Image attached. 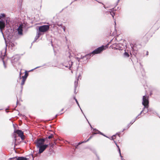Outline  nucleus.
<instances>
[{
    "instance_id": "19",
    "label": "nucleus",
    "mask_w": 160,
    "mask_h": 160,
    "mask_svg": "<svg viewBox=\"0 0 160 160\" xmlns=\"http://www.w3.org/2000/svg\"><path fill=\"white\" fill-rule=\"evenodd\" d=\"M114 142H115L114 141ZM115 142V144L116 145L117 147H118V150H119V152L120 154V155L121 157H122V156L121 155L120 150V149L119 148V146L117 144V143L116 142Z\"/></svg>"
},
{
    "instance_id": "27",
    "label": "nucleus",
    "mask_w": 160,
    "mask_h": 160,
    "mask_svg": "<svg viewBox=\"0 0 160 160\" xmlns=\"http://www.w3.org/2000/svg\"><path fill=\"white\" fill-rule=\"evenodd\" d=\"M148 52H147V55H148Z\"/></svg>"
},
{
    "instance_id": "3",
    "label": "nucleus",
    "mask_w": 160,
    "mask_h": 160,
    "mask_svg": "<svg viewBox=\"0 0 160 160\" xmlns=\"http://www.w3.org/2000/svg\"><path fill=\"white\" fill-rule=\"evenodd\" d=\"M45 142V139L43 138L38 139L36 140L34 143L37 148H39L41 146L44 145Z\"/></svg>"
},
{
    "instance_id": "9",
    "label": "nucleus",
    "mask_w": 160,
    "mask_h": 160,
    "mask_svg": "<svg viewBox=\"0 0 160 160\" xmlns=\"http://www.w3.org/2000/svg\"><path fill=\"white\" fill-rule=\"evenodd\" d=\"M23 28V25L22 24L20 25L18 27V33L20 34H22V28Z\"/></svg>"
},
{
    "instance_id": "22",
    "label": "nucleus",
    "mask_w": 160,
    "mask_h": 160,
    "mask_svg": "<svg viewBox=\"0 0 160 160\" xmlns=\"http://www.w3.org/2000/svg\"><path fill=\"white\" fill-rule=\"evenodd\" d=\"M92 137V136H91L85 142H88V141L89 140H90Z\"/></svg>"
},
{
    "instance_id": "13",
    "label": "nucleus",
    "mask_w": 160,
    "mask_h": 160,
    "mask_svg": "<svg viewBox=\"0 0 160 160\" xmlns=\"http://www.w3.org/2000/svg\"><path fill=\"white\" fill-rule=\"evenodd\" d=\"M28 76V73L27 72V71H26L25 72V74L24 76H22V79H24L26 80V78Z\"/></svg>"
},
{
    "instance_id": "25",
    "label": "nucleus",
    "mask_w": 160,
    "mask_h": 160,
    "mask_svg": "<svg viewBox=\"0 0 160 160\" xmlns=\"http://www.w3.org/2000/svg\"><path fill=\"white\" fill-rule=\"evenodd\" d=\"M16 137H17L16 136H14V138H15V139L16 140Z\"/></svg>"
},
{
    "instance_id": "2",
    "label": "nucleus",
    "mask_w": 160,
    "mask_h": 160,
    "mask_svg": "<svg viewBox=\"0 0 160 160\" xmlns=\"http://www.w3.org/2000/svg\"><path fill=\"white\" fill-rule=\"evenodd\" d=\"M107 47L106 46H105L102 45L94 50L92 52V53L93 55L100 53L103 50L106 49Z\"/></svg>"
},
{
    "instance_id": "4",
    "label": "nucleus",
    "mask_w": 160,
    "mask_h": 160,
    "mask_svg": "<svg viewBox=\"0 0 160 160\" xmlns=\"http://www.w3.org/2000/svg\"><path fill=\"white\" fill-rule=\"evenodd\" d=\"M49 29V26L48 25H44L41 26L39 28V31L41 32H46Z\"/></svg>"
},
{
    "instance_id": "17",
    "label": "nucleus",
    "mask_w": 160,
    "mask_h": 160,
    "mask_svg": "<svg viewBox=\"0 0 160 160\" xmlns=\"http://www.w3.org/2000/svg\"><path fill=\"white\" fill-rule=\"evenodd\" d=\"M5 16L6 15L5 14H4V13H2L1 14L0 17L1 19V18H5Z\"/></svg>"
},
{
    "instance_id": "21",
    "label": "nucleus",
    "mask_w": 160,
    "mask_h": 160,
    "mask_svg": "<svg viewBox=\"0 0 160 160\" xmlns=\"http://www.w3.org/2000/svg\"><path fill=\"white\" fill-rule=\"evenodd\" d=\"M74 99L75 100L77 103L78 104V105H79V103L78 102L77 100V99L75 97H74Z\"/></svg>"
},
{
    "instance_id": "14",
    "label": "nucleus",
    "mask_w": 160,
    "mask_h": 160,
    "mask_svg": "<svg viewBox=\"0 0 160 160\" xmlns=\"http://www.w3.org/2000/svg\"><path fill=\"white\" fill-rule=\"evenodd\" d=\"M117 136L119 138H120V135L119 134H116V135H113L112 136V139L113 140L116 139Z\"/></svg>"
},
{
    "instance_id": "5",
    "label": "nucleus",
    "mask_w": 160,
    "mask_h": 160,
    "mask_svg": "<svg viewBox=\"0 0 160 160\" xmlns=\"http://www.w3.org/2000/svg\"><path fill=\"white\" fill-rule=\"evenodd\" d=\"M14 132L18 135L19 137H20L22 140L25 139V136L24 135L23 132L21 130H18L14 131Z\"/></svg>"
},
{
    "instance_id": "10",
    "label": "nucleus",
    "mask_w": 160,
    "mask_h": 160,
    "mask_svg": "<svg viewBox=\"0 0 160 160\" xmlns=\"http://www.w3.org/2000/svg\"><path fill=\"white\" fill-rule=\"evenodd\" d=\"M13 159H15V160H27V158L22 157H15L13 158Z\"/></svg>"
},
{
    "instance_id": "28",
    "label": "nucleus",
    "mask_w": 160,
    "mask_h": 160,
    "mask_svg": "<svg viewBox=\"0 0 160 160\" xmlns=\"http://www.w3.org/2000/svg\"><path fill=\"white\" fill-rule=\"evenodd\" d=\"M130 126H129L128 127V128H129Z\"/></svg>"
},
{
    "instance_id": "1",
    "label": "nucleus",
    "mask_w": 160,
    "mask_h": 160,
    "mask_svg": "<svg viewBox=\"0 0 160 160\" xmlns=\"http://www.w3.org/2000/svg\"><path fill=\"white\" fill-rule=\"evenodd\" d=\"M149 100L148 96L147 95L144 96H143L142 104L144 106V108L143 110L141 112L140 114H141L142 112H144L145 108L147 109L146 113L148 111V108L149 107Z\"/></svg>"
},
{
    "instance_id": "16",
    "label": "nucleus",
    "mask_w": 160,
    "mask_h": 160,
    "mask_svg": "<svg viewBox=\"0 0 160 160\" xmlns=\"http://www.w3.org/2000/svg\"><path fill=\"white\" fill-rule=\"evenodd\" d=\"M26 80L25 79H22V82L21 83V85L22 86L24 84Z\"/></svg>"
},
{
    "instance_id": "29",
    "label": "nucleus",
    "mask_w": 160,
    "mask_h": 160,
    "mask_svg": "<svg viewBox=\"0 0 160 160\" xmlns=\"http://www.w3.org/2000/svg\"><path fill=\"white\" fill-rule=\"evenodd\" d=\"M80 144V143H79V144Z\"/></svg>"
},
{
    "instance_id": "23",
    "label": "nucleus",
    "mask_w": 160,
    "mask_h": 160,
    "mask_svg": "<svg viewBox=\"0 0 160 160\" xmlns=\"http://www.w3.org/2000/svg\"><path fill=\"white\" fill-rule=\"evenodd\" d=\"M2 59V61H3V64H4V67L5 68H6V65H5V62L4 61L3 59V58Z\"/></svg>"
},
{
    "instance_id": "18",
    "label": "nucleus",
    "mask_w": 160,
    "mask_h": 160,
    "mask_svg": "<svg viewBox=\"0 0 160 160\" xmlns=\"http://www.w3.org/2000/svg\"><path fill=\"white\" fill-rule=\"evenodd\" d=\"M110 14L112 16L113 18L114 17V16L115 15L114 12L113 11L112 12H110Z\"/></svg>"
},
{
    "instance_id": "7",
    "label": "nucleus",
    "mask_w": 160,
    "mask_h": 160,
    "mask_svg": "<svg viewBox=\"0 0 160 160\" xmlns=\"http://www.w3.org/2000/svg\"><path fill=\"white\" fill-rule=\"evenodd\" d=\"M5 27V22L4 21H0V29L2 30Z\"/></svg>"
},
{
    "instance_id": "12",
    "label": "nucleus",
    "mask_w": 160,
    "mask_h": 160,
    "mask_svg": "<svg viewBox=\"0 0 160 160\" xmlns=\"http://www.w3.org/2000/svg\"><path fill=\"white\" fill-rule=\"evenodd\" d=\"M119 44L117 43H114L112 45V48H113L115 49H119L118 46Z\"/></svg>"
},
{
    "instance_id": "26",
    "label": "nucleus",
    "mask_w": 160,
    "mask_h": 160,
    "mask_svg": "<svg viewBox=\"0 0 160 160\" xmlns=\"http://www.w3.org/2000/svg\"><path fill=\"white\" fill-rule=\"evenodd\" d=\"M58 26H61V25H59L58 24Z\"/></svg>"
},
{
    "instance_id": "11",
    "label": "nucleus",
    "mask_w": 160,
    "mask_h": 160,
    "mask_svg": "<svg viewBox=\"0 0 160 160\" xmlns=\"http://www.w3.org/2000/svg\"><path fill=\"white\" fill-rule=\"evenodd\" d=\"M152 36V34L149 32H148L145 35L147 40H148Z\"/></svg>"
},
{
    "instance_id": "6",
    "label": "nucleus",
    "mask_w": 160,
    "mask_h": 160,
    "mask_svg": "<svg viewBox=\"0 0 160 160\" xmlns=\"http://www.w3.org/2000/svg\"><path fill=\"white\" fill-rule=\"evenodd\" d=\"M48 146V145H44L42 146H41L39 148V152L40 153H42Z\"/></svg>"
},
{
    "instance_id": "8",
    "label": "nucleus",
    "mask_w": 160,
    "mask_h": 160,
    "mask_svg": "<svg viewBox=\"0 0 160 160\" xmlns=\"http://www.w3.org/2000/svg\"><path fill=\"white\" fill-rule=\"evenodd\" d=\"M92 54H93L92 53V52L88 54H87L84 56L82 57L81 56L80 59H83L85 58L86 59H89L90 58Z\"/></svg>"
},
{
    "instance_id": "20",
    "label": "nucleus",
    "mask_w": 160,
    "mask_h": 160,
    "mask_svg": "<svg viewBox=\"0 0 160 160\" xmlns=\"http://www.w3.org/2000/svg\"><path fill=\"white\" fill-rule=\"evenodd\" d=\"M53 134H51L48 137V139H51V138H52L53 137Z\"/></svg>"
},
{
    "instance_id": "15",
    "label": "nucleus",
    "mask_w": 160,
    "mask_h": 160,
    "mask_svg": "<svg viewBox=\"0 0 160 160\" xmlns=\"http://www.w3.org/2000/svg\"><path fill=\"white\" fill-rule=\"evenodd\" d=\"M124 55L126 57H128L129 56V54L127 52H125L124 54Z\"/></svg>"
},
{
    "instance_id": "24",
    "label": "nucleus",
    "mask_w": 160,
    "mask_h": 160,
    "mask_svg": "<svg viewBox=\"0 0 160 160\" xmlns=\"http://www.w3.org/2000/svg\"><path fill=\"white\" fill-rule=\"evenodd\" d=\"M21 74H22V73H21V71L20 72V74H19V75H20V77H21Z\"/></svg>"
}]
</instances>
